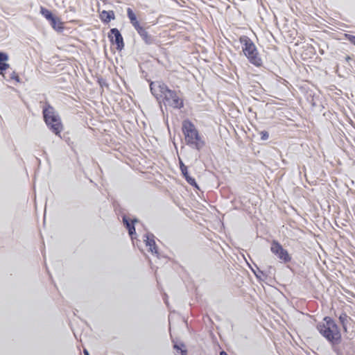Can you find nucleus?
<instances>
[{
  "label": "nucleus",
  "instance_id": "423d86ee",
  "mask_svg": "<svg viewBox=\"0 0 355 355\" xmlns=\"http://www.w3.org/2000/svg\"><path fill=\"white\" fill-rule=\"evenodd\" d=\"M127 15L130 24L135 28L137 33L141 36L145 43L148 44H150L152 42V38L150 35L148 33L146 28L140 24L135 13L130 8H127Z\"/></svg>",
  "mask_w": 355,
  "mask_h": 355
},
{
  "label": "nucleus",
  "instance_id": "0eeeda50",
  "mask_svg": "<svg viewBox=\"0 0 355 355\" xmlns=\"http://www.w3.org/2000/svg\"><path fill=\"white\" fill-rule=\"evenodd\" d=\"M270 251L284 263H288L291 261V257L288 251L284 249L277 241L273 240L272 241Z\"/></svg>",
  "mask_w": 355,
  "mask_h": 355
},
{
  "label": "nucleus",
  "instance_id": "4468645a",
  "mask_svg": "<svg viewBox=\"0 0 355 355\" xmlns=\"http://www.w3.org/2000/svg\"><path fill=\"white\" fill-rule=\"evenodd\" d=\"M40 13L48 20V21H50L51 19H53V17H54V15L52 14V12L44 8V7H41L40 8Z\"/></svg>",
  "mask_w": 355,
  "mask_h": 355
},
{
  "label": "nucleus",
  "instance_id": "ddd939ff",
  "mask_svg": "<svg viewBox=\"0 0 355 355\" xmlns=\"http://www.w3.org/2000/svg\"><path fill=\"white\" fill-rule=\"evenodd\" d=\"M350 320H351L350 317H349L347 315V313H343L339 316L340 323L341 324V325L343 327V329L345 332L347 331V324L348 321Z\"/></svg>",
  "mask_w": 355,
  "mask_h": 355
},
{
  "label": "nucleus",
  "instance_id": "b1692460",
  "mask_svg": "<svg viewBox=\"0 0 355 355\" xmlns=\"http://www.w3.org/2000/svg\"><path fill=\"white\" fill-rule=\"evenodd\" d=\"M220 355H228L224 351H222L220 353Z\"/></svg>",
  "mask_w": 355,
  "mask_h": 355
},
{
  "label": "nucleus",
  "instance_id": "20e7f679",
  "mask_svg": "<svg viewBox=\"0 0 355 355\" xmlns=\"http://www.w3.org/2000/svg\"><path fill=\"white\" fill-rule=\"evenodd\" d=\"M42 114L45 123L55 135L60 137L64 129L61 118L55 108L46 103L42 108Z\"/></svg>",
  "mask_w": 355,
  "mask_h": 355
},
{
  "label": "nucleus",
  "instance_id": "1a4fd4ad",
  "mask_svg": "<svg viewBox=\"0 0 355 355\" xmlns=\"http://www.w3.org/2000/svg\"><path fill=\"white\" fill-rule=\"evenodd\" d=\"M145 243L148 247V251L152 254H158L157 247L153 234H146L145 236Z\"/></svg>",
  "mask_w": 355,
  "mask_h": 355
},
{
  "label": "nucleus",
  "instance_id": "412c9836",
  "mask_svg": "<svg viewBox=\"0 0 355 355\" xmlns=\"http://www.w3.org/2000/svg\"><path fill=\"white\" fill-rule=\"evenodd\" d=\"M8 59V56L6 53L0 52V62L7 61Z\"/></svg>",
  "mask_w": 355,
  "mask_h": 355
},
{
  "label": "nucleus",
  "instance_id": "f8f14e48",
  "mask_svg": "<svg viewBox=\"0 0 355 355\" xmlns=\"http://www.w3.org/2000/svg\"><path fill=\"white\" fill-rule=\"evenodd\" d=\"M49 21L53 28L55 31H61L64 29L63 22L61 21L59 17L54 16L53 19H51Z\"/></svg>",
  "mask_w": 355,
  "mask_h": 355
},
{
  "label": "nucleus",
  "instance_id": "9d476101",
  "mask_svg": "<svg viewBox=\"0 0 355 355\" xmlns=\"http://www.w3.org/2000/svg\"><path fill=\"white\" fill-rule=\"evenodd\" d=\"M180 168L187 182L191 185L196 184L195 179L189 175L187 166H185L181 160L180 161Z\"/></svg>",
  "mask_w": 355,
  "mask_h": 355
},
{
  "label": "nucleus",
  "instance_id": "5701e85b",
  "mask_svg": "<svg viewBox=\"0 0 355 355\" xmlns=\"http://www.w3.org/2000/svg\"><path fill=\"white\" fill-rule=\"evenodd\" d=\"M345 60L347 62H349V60H352V58L349 56V55H347L346 58H345Z\"/></svg>",
  "mask_w": 355,
  "mask_h": 355
},
{
  "label": "nucleus",
  "instance_id": "9b49d317",
  "mask_svg": "<svg viewBox=\"0 0 355 355\" xmlns=\"http://www.w3.org/2000/svg\"><path fill=\"white\" fill-rule=\"evenodd\" d=\"M101 20L104 23H109L112 19H114L115 15L113 10H103L99 15Z\"/></svg>",
  "mask_w": 355,
  "mask_h": 355
},
{
  "label": "nucleus",
  "instance_id": "f03ea898",
  "mask_svg": "<svg viewBox=\"0 0 355 355\" xmlns=\"http://www.w3.org/2000/svg\"><path fill=\"white\" fill-rule=\"evenodd\" d=\"M182 132L185 143L189 147L199 151L205 146L206 141L204 137L189 119H185L182 121Z\"/></svg>",
  "mask_w": 355,
  "mask_h": 355
},
{
  "label": "nucleus",
  "instance_id": "dca6fc26",
  "mask_svg": "<svg viewBox=\"0 0 355 355\" xmlns=\"http://www.w3.org/2000/svg\"><path fill=\"white\" fill-rule=\"evenodd\" d=\"M10 78L11 80H14L17 83L21 82L19 76L16 71H12L10 76Z\"/></svg>",
  "mask_w": 355,
  "mask_h": 355
},
{
  "label": "nucleus",
  "instance_id": "aec40b11",
  "mask_svg": "<svg viewBox=\"0 0 355 355\" xmlns=\"http://www.w3.org/2000/svg\"><path fill=\"white\" fill-rule=\"evenodd\" d=\"M260 135H261V139L262 140H267L268 139V137H269L268 132L267 131H265V130L261 131L260 132Z\"/></svg>",
  "mask_w": 355,
  "mask_h": 355
},
{
  "label": "nucleus",
  "instance_id": "6ab92c4d",
  "mask_svg": "<svg viewBox=\"0 0 355 355\" xmlns=\"http://www.w3.org/2000/svg\"><path fill=\"white\" fill-rule=\"evenodd\" d=\"M345 37L352 44L355 45V36L349 34H345Z\"/></svg>",
  "mask_w": 355,
  "mask_h": 355
},
{
  "label": "nucleus",
  "instance_id": "39448f33",
  "mask_svg": "<svg viewBox=\"0 0 355 355\" xmlns=\"http://www.w3.org/2000/svg\"><path fill=\"white\" fill-rule=\"evenodd\" d=\"M239 42L241 44L242 51L249 62L257 67H262L263 60L252 40L247 36H241Z\"/></svg>",
  "mask_w": 355,
  "mask_h": 355
},
{
  "label": "nucleus",
  "instance_id": "f3484780",
  "mask_svg": "<svg viewBox=\"0 0 355 355\" xmlns=\"http://www.w3.org/2000/svg\"><path fill=\"white\" fill-rule=\"evenodd\" d=\"M184 345H182V347H180L178 345H175V348L177 350V353L180 355H187V350L183 349Z\"/></svg>",
  "mask_w": 355,
  "mask_h": 355
},
{
  "label": "nucleus",
  "instance_id": "4be33fe9",
  "mask_svg": "<svg viewBox=\"0 0 355 355\" xmlns=\"http://www.w3.org/2000/svg\"><path fill=\"white\" fill-rule=\"evenodd\" d=\"M128 232L131 238H133V235L136 234L135 225H132L131 227L129 228Z\"/></svg>",
  "mask_w": 355,
  "mask_h": 355
},
{
  "label": "nucleus",
  "instance_id": "f257e3e1",
  "mask_svg": "<svg viewBox=\"0 0 355 355\" xmlns=\"http://www.w3.org/2000/svg\"><path fill=\"white\" fill-rule=\"evenodd\" d=\"M157 99H161L166 106L180 110L184 106V101L180 91L171 89L165 83H159L153 92Z\"/></svg>",
  "mask_w": 355,
  "mask_h": 355
},
{
  "label": "nucleus",
  "instance_id": "7ed1b4c3",
  "mask_svg": "<svg viewBox=\"0 0 355 355\" xmlns=\"http://www.w3.org/2000/svg\"><path fill=\"white\" fill-rule=\"evenodd\" d=\"M320 334L333 345H338L342 340L340 329L335 321L326 316L323 321L317 325Z\"/></svg>",
  "mask_w": 355,
  "mask_h": 355
},
{
  "label": "nucleus",
  "instance_id": "a878e982",
  "mask_svg": "<svg viewBox=\"0 0 355 355\" xmlns=\"http://www.w3.org/2000/svg\"><path fill=\"white\" fill-rule=\"evenodd\" d=\"M150 89H151V91H153V88L152 87V84L150 85Z\"/></svg>",
  "mask_w": 355,
  "mask_h": 355
},
{
  "label": "nucleus",
  "instance_id": "a211bd4d",
  "mask_svg": "<svg viewBox=\"0 0 355 355\" xmlns=\"http://www.w3.org/2000/svg\"><path fill=\"white\" fill-rule=\"evenodd\" d=\"M9 68V64L5 62H0V74L3 75L4 71Z\"/></svg>",
  "mask_w": 355,
  "mask_h": 355
},
{
  "label": "nucleus",
  "instance_id": "393cba45",
  "mask_svg": "<svg viewBox=\"0 0 355 355\" xmlns=\"http://www.w3.org/2000/svg\"><path fill=\"white\" fill-rule=\"evenodd\" d=\"M85 355H89L88 352L86 350H85Z\"/></svg>",
  "mask_w": 355,
  "mask_h": 355
},
{
  "label": "nucleus",
  "instance_id": "2eb2a0df",
  "mask_svg": "<svg viewBox=\"0 0 355 355\" xmlns=\"http://www.w3.org/2000/svg\"><path fill=\"white\" fill-rule=\"evenodd\" d=\"M123 222L124 225H125L126 228L129 230L130 227H131L132 225H135V223L137 222V220H129L128 218L124 216L123 218Z\"/></svg>",
  "mask_w": 355,
  "mask_h": 355
},
{
  "label": "nucleus",
  "instance_id": "6e6552de",
  "mask_svg": "<svg viewBox=\"0 0 355 355\" xmlns=\"http://www.w3.org/2000/svg\"><path fill=\"white\" fill-rule=\"evenodd\" d=\"M108 38L112 44L116 45V49L119 51H121L124 47V42L123 36L120 31L116 28H111L108 33Z\"/></svg>",
  "mask_w": 355,
  "mask_h": 355
}]
</instances>
